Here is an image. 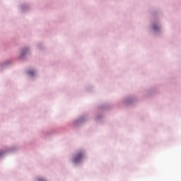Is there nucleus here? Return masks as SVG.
Here are the masks:
<instances>
[{"label":"nucleus","instance_id":"2","mask_svg":"<svg viewBox=\"0 0 181 181\" xmlns=\"http://www.w3.org/2000/svg\"><path fill=\"white\" fill-rule=\"evenodd\" d=\"M28 74H30V76H33V74H35V71H28Z\"/></svg>","mask_w":181,"mask_h":181},{"label":"nucleus","instance_id":"1","mask_svg":"<svg viewBox=\"0 0 181 181\" xmlns=\"http://www.w3.org/2000/svg\"><path fill=\"white\" fill-rule=\"evenodd\" d=\"M83 156H84V153H78L74 158V163H78V162H80V160L83 159Z\"/></svg>","mask_w":181,"mask_h":181},{"label":"nucleus","instance_id":"3","mask_svg":"<svg viewBox=\"0 0 181 181\" xmlns=\"http://www.w3.org/2000/svg\"><path fill=\"white\" fill-rule=\"evenodd\" d=\"M2 155H4L3 151L0 152V156H2Z\"/></svg>","mask_w":181,"mask_h":181},{"label":"nucleus","instance_id":"5","mask_svg":"<svg viewBox=\"0 0 181 181\" xmlns=\"http://www.w3.org/2000/svg\"><path fill=\"white\" fill-rule=\"evenodd\" d=\"M153 29H154L155 30H156V28L153 27Z\"/></svg>","mask_w":181,"mask_h":181},{"label":"nucleus","instance_id":"4","mask_svg":"<svg viewBox=\"0 0 181 181\" xmlns=\"http://www.w3.org/2000/svg\"><path fill=\"white\" fill-rule=\"evenodd\" d=\"M38 181H45L44 179H39Z\"/></svg>","mask_w":181,"mask_h":181}]
</instances>
